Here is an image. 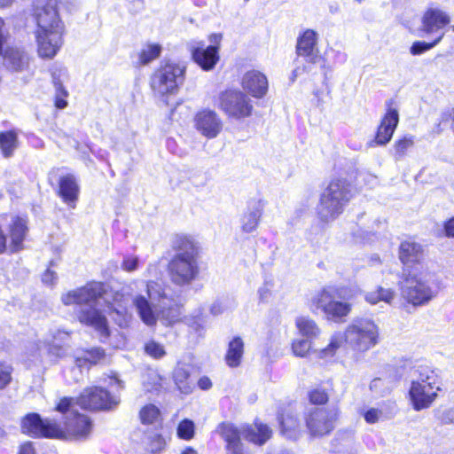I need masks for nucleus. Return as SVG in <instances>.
<instances>
[{"label": "nucleus", "mask_w": 454, "mask_h": 454, "mask_svg": "<svg viewBox=\"0 0 454 454\" xmlns=\"http://www.w3.org/2000/svg\"><path fill=\"white\" fill-rule=\"evenodd\" d=\"M61 301L65 305H80L79 321L93 327L98 333L101 341H105L110 334L104 312L112 315L121 327L128 326L130 318L127 313L123 294L115 293L113 302H110L105 285L101 282H90L82 287L71 290L61 296Z\"/></svg>", "instance_id": "1"}, {"label": "nucleus", "mask_w": 454, "mask_h": 454, "mask_svg": "<svg viewBox=\"0 0 454 454\" xmlns=\"http://www.w3.org/2000/svg\"><path fill=\"white\" fill-rule=\"evenodd\" d=\"M33 15L37 25L35 34L38 55L51 59L63 44L64 24L59 14L57 0H35Z\"/></svg>", "instance_id": "2"}, {"label": "nucleus", "mask_w": 454, "mask_h": 454, "mask_svg": "<svg viewBox=\"0 0 454 454\" xmlns=\"http://www.w3.org/2000/svg\"><path fill=\"white\" fill-rule=\"evenodd\" d=\"M175 254L168 265L171 282L179 286L192 284L200 274V247L193 238L177 235L173 241Z\"/></svg>", "instance_id": "3"}, {"label": "nucleus", "mask_w": 454, "mask_h": 454, "mask_svg": "<svg viewBox=\"0 0 454 454\" xmlns=\"http://www.w3.org/2000/svg\"><path fill=\"white\" fill-rule=\"evenodd\" d=\"M400 292L404 301L414 307L428 304L438 294L435 275L427 268L409 270L402 272Z\"/></svg>", "instance_id": "4"}, {"label": "nucleus", "mask_w": 454, "mask_h": 454, "mask_svg": "<svg viewBox=\"0 0 454 454\" xmlns=\"http://www.w3.org/2000/svg\"><path fill=\"white\" fill-rule=\"evenodd\" d=\"M442 391L439 375L430 366L419 364L413 368L408 395L412 409L420 411L431 407Z\"/></svg>", "instance_id": "5"}, {"label": "nucleus", "mask_w": 454, "mask_h": 454, "mask_svg": "<svg viewBox=\"0 0 454 454\" xmlns=\"http://www.w3.org/2000/svg\"><path fill=\"white\" fill-rule=\"evenodd\" d=\"M341 291L336 286H325L310 299L313 311L320 310L327 321L344 323L352 310V304L337 300L343 298Z\"/></svg>", "instance_id": "6"}, {"label": "nucleus", "mask_w": 454, "mask_h": 454, "mask_svg": "<svg viewBox=\"0 0 454 454\" xmlns=\"http://www.w3.org/2000/svg\"><path fill=\"white\" fill-rule=\"evenodd\" d=\"M379 327L373 320L356 317L345 330V342L354 350L364 352L378 343Z\"/></svg>", "instance_id": "7"}, {"label": "nucleus", "mask_w": 454, "mask_h": 454, "mask_svg": "<svg viewBox=\"0 0 454 454\" xmlns=\"http://www.w3.org/2000/svg\"><path fill=\"white\" fill-rule=\"evenodd\" d=\"M185 68L175 62H166L151 76V88L160 97L176 94L184 82Z\"/></svg>", "instance_id": "8"}, {"label": "nucleus", "mask_w": 454, "mask_h": 454, "mask_svg": "<svg viewBox=\"0 0 454 454\" xmlns=\"http://www.w3.org/2000/svg\"><path fill=\"white\" fill-rule=\"evenodd\" d=\"M217 106L229 117L235 119L248 117L253 111L251 99L245 93L236 90L220 93Z\"/></svg>", "instance_id": "9"}, {"label": "nucleus", "mask_w": 454, "mask_h": 454, "mask_svg": "<svg viewBox=\"0 0 454 454\" xmlns=\"http://www.w3.org/2000/svg\"><path fill=\"white\" fill-rule=\"evenodd\" d=\"M339 416L340 410L336 406L314 408L306 417V426L313 436H324L334 429Z\"/></svg>", "instance_id": "10"}, {"label": "nucleus", "mask_w": 454, "mask_h": 454, "mask_svg": "<svg viewBox=\"0 0 454 454\" xmlns=\"http://www.w3.org/2000/svg\"><path fill=\"white\" fill-rule=\"evenodd\" d=\"M145 294H136L132 300L133 305L144 324L148 326H153L157 322V315L153 309L149 300L153 301L161 297V287L154 281H148L145 283Z\"/></svg>", "instance_id": "11"}, {"label": "nucleus", "mask_w": 454, "mask_h": 454, "mask_svg": "<svg viewBox=\"0 0 454 454\" xmlns=\"http://www.w3.org/2000/svg\"><path fill=\"white\" fill-rule=\"evenodd\" d=\"M71 415L66 417L63 427L59 424L60 434L56 435V438L76 441L86 440L92 430L90 419L78 412H72Z\"/></svg>", "instance_id": "12"}, {"label": "nucleus", "mask_w": 454, "mask_h": 454, "mask_svg": "<svg viewBox=\"0 0 454 454\" xmlns=\"http://www.w3.org/2000/svg\"><path fill=\"white\" fill-rule=\"evenodd\" d=\"M116 396H111L102 387H91L83 390L77 399V403L83 409L89 410H109L119 403Z\"/></svg>", "instance_id": "13"}, {"label": "nucleus", "mask_w": 454, "mask_h": 454, "mask_svg": "<svg viewBox=\"0 0 454 454\" xmlns=\"http://www.w3.org/2000/svg\"><path fill=\"white\" fill-rule=\"evenodd\" d=\"M22 432L35 437L56 438L60 434L59 424L53 420L42 419L39 414H27L22 420Z\"/></svg>", "instance_id": "14"}, {"label": "nucleus", "mask_w": 454, "mask_h": 454, "mask_svg": "<svg viewBox=\"0 0 454 454\" xmlns=\"http://www.w3.org/2000/svg\"><path fill=\"white\" fill-rule=\"evenodd\" d=\"M450 22V16L442 9L432 7L427 9L422 17L421 30L427 35H435L437 42L444 35V28Z\"/></svg>", "instance_id": "15"}, {"label": "nucleus", "mask_w": 454, "mask_h": 454, "mask_svg": "<svg viewBox=\"0 0 454 454\" xmlns=\"http://www.w3.org/2000/svg\"><path fill=\"white\" fill-rule=\"evenodd\" d=\"M187 48L192 59L203 70H212L219 60L218 47L215 45L205 46L203 41L192 40L187 43Z\"/></svg>", "instance_id": "16"}, {"label": "nucleus", "mask_w": 454, "mask_h": 454, "mask_svg": "<svg viewBox=\"0 0 454 454\" xmlns=\"http://www.w3.org/2000/svg\"><path fill=\"white\" fill-rule=\"evenodd\" d=\"M194 126L203 137L212 139L221 132L223 121L215 111L203 109L194 116Z\"/></svg>", "instance_id": "17"}, {"label": "nucleus", "mask_w": 454, "mask_h": 454, "mask_svg": "<svg viewBox=\"0 0 454 454\" xmlns=\"http://www.w3.org/2000/svg\"><path fill=\"white\" fill-rule=\"evenodd\" d=\"M348 204L334 197L333 193L326 187L320 196L317 206V215L323 222L335 220L344 211Z\"/></svg>", "instance_id": "18"}, {"label": "nucleus", "mask_w": 454, "mask_h": 454, "mask_svg": "<svg viewBox=\"0 0 454 454\" xmlns=\"http://www.w3.org/2000/svg\"><path fill=\"white\" fill-rule=\"evenodd\" d=\"M317 33L311 29L306 30L297 40L296 53L305 62L317 64L324 62L317 48Z\"/></svg>", "instance_id": "19"}, {"label": "nucleus", "mask_w": 454, "mask_h": 454, "mask_svg": "<svg viewBox=\"0 0 454 454\" xmlns=\"http://www.w3.org/2000/svg\"><path fill=\"white\" fill-rule=\"evenodd\" d=\"M399 259L403 264V271L424 268L421 264L424 260L423 247L411 240L402 242L399 247Z\"/></svg>", "instance_id": "20"}, {"label": "nucleus", "mask_w": 454, "mask_h": 454, "mask_svg": "<svg viewBox=\"0 0 454 454\" xmlns=\"http://www.w3.org/2000/svg\"><path fill=\"white\" fill-rule=\"evenodd\" d=\"M399 122L398 111L388 108L378 128L374 140L369 143L370 146L385 145L392 138Z\"/></svg>", "instance_id": "21"}, {"label": "nucleus", "mask_w": 454, "mask_h": 454, "mask_svg": "<svg viewBox=\"0 0 454 454\" xmlns=\"http://www.w3.org/2000/svg\"><path fill=\"white\" fill-rule=\"evenodd\" d=\"M242 88L254 98H261L268 91V79L260 71H247L242 77Z\"/></svg>", "instance_id": "22"}, {"label": "nucleus", "mask_w": 454, "mask_h": 454, "mask_svg": "<svg viewBox=\"0 0 454 454\" xmlns=\"http://www.w3.org/2000/svg\"><path fill=\"white\" fill-rule=\"evenodd\" d=\"M80 186L74 175L68 174L59 178L58 195L69 208H75L79 199Z\"/></svg>", "instance_id": "23"}, {"label": "nucleus", "mask_w": 454, "mask_h": 454, "mask_svg": "<svg viewBox=\"0 0 454 454\" xmlns=\"http://www.w3.org/2000/svg\"><path fill=\"white\" fill-rule=\"evenodd\" d=\"M265 203L260 199L248 201L247 209L241 217V229L246 233L254 231L261 220Z\"/></svg>", "instance_id": "24"}, {"label": "nucleus", "mask_w": 454, "mask_h": 454, "mask_svg": "<svg viewBox=\"0 0 454 454\" xmlns=\"http://www.w3.org/2000/svg\"><path fill=\"white\" fill-rule=\"evenodd\" d=\"M27 223L25 218L12 216V222L9 225L11 242L8 247L11 253H16L24 248L23 241L28 231Z\"/></svg>", "instance_id": "25"}, {"label": "nucleus", "mask_w": 454, "mask_h": 454, "mask_svg": "<svg viewBox=\"0 0 454 454\" xmlns=\"http://www.w3.org/2000/svg\"><path fill=\"white\" fill-rule=\"evenodd\" d=\"M2 26L0 27V28ZM1 35L0 54L4 56L5 65L13 71L20 72L27 68L29 59L27 54L17 48H9L3 54V35Z\"/></svg>", "instance_id": "26"}, {"label": "nucleus", "mask_w": 454, "mask_h": 454, "mask_svg": "<svg viewBox=\"0 0 454 454\" xmlns=\"http://www.w3.org/2000/svg\"><path fill=\"white\" fill-rule=\"evenodd\" d=\"M106 359V352L101 348L77 350L74 355V363L80 367L90 369L91 365L99 364Z\"/></svg>", "instance_id": "27"}, {"label": "nucleus", "mask_w": 454, "mask_h": 454, "mask_svg": "<svg viewBox=\"0 0 454 454\" xmlns=\"http://www.w3.org/2000/svg\"><path fill=\"white\" fill-rule=\"evenodd\" d=\"M334 197H337L347 204L354 196V188L346 178H334L327 185Z\"/></svg>", "instance_id": "28"}, {"label": "nucleus", "mask_w": 454, "mask_h": 454, "mask_svg": "<svg viewBox=\"0 0 454 454\" xmlns=\"http://www.w3.org/2000/svg\"><path fill=\"white\" fill-rule=\"evenodd\" d=\"M244 354V341L237 336L234 337L228 345V349L225 355V361L228 366L236 368L240 365Z\"/></svg>", "instance_id": "29"}, {"label": "nucleus", "mask_w": 454, "mask_h": 454, "mask_svg": "<svg viewBox=\"0 0 454 454\" xmlns=\"http://www.w3.org/2000/svg\"><path fill=\"white\" fill-rule=\"evenodd\" d=\"M295 326L301 335L310 340L318 337L321 332L317 324L309 317H298L295 319Z\"/></svg>", "instance_id": "30"}, {"label": "nucleus", "mask_w": 454, "mask_h": 454, "mask_svg": "<svg viewBox=\"0 0 454 454\" xmlns=\"http://www.w3.org/2000/svg\"><path fill=\"white\" fill-rule=\"evenodd\" d=\"M19 146L18 134L14 130L0 132V149L4 158L13 155Z\"/></svg>", "instance_id": "31"}, {"label": "nucleus", "mask_w": 454, "mask_h": 454, "mask_svg": "<svg viewBox=\"0 0 454 454\" xmlns=\"http://www.w3.org/2000/svg\"><path fill=\"white\" fill-rule=\"evenodd\" d=\"M173 378L182 393L189 394L192 392L193 384L190 380V372L184 365H177L175 368Z\"/></svg>", "instance_id": "32"}, {"label": "nucleus", "mask_w": 454, "mask_h": 454, "mask_svg": "<svg viewBox=\"0 0 454 454\" xmlns=\"http://www.w3.org/2000/svg\"><path fill=\"white\" fill-rule=\"evenodd\" d=\"M396 405L395 403L389 404V411L385 412L383 407L370 408L364 413V419L368 424H375L382 419H388L395 413Z\"/></svg>", "instance_id": "33"}, {"label": "nucleus", "mask_w": 454, "mask_h": 454, "mask_svg": "<svg viewBox=\"0 0 454 454\" xmlns=\"http://www.w3.org/2000/svg\"><path fill=\"white\" fill-rule=\"evenodd\" d=\"M395 297V293L392 289L381 286L378 287L375 291L366 293L364 295L365 301L372 305H375L381 301L391 304Z\"/></svg>", "instance_id": "34"}, {"label": "nucleus", "mask_w": 454, "mask_h": 454, "mask_svg": "<svg viewBox=\"0 0 454 454\" xmlns=\"http://www.w3.org/2000/svg\"><path fill=\"white\" fill-rule=\"evenodd\" d=\"M139 418L144 425L155 424L160 420V411L154 404H146L140 410Z\"/></svg>", "instance_id": "35"}, {"label": "nucleus", "mask_w": 454, "mask_h": 454, "mask_svg": "<svg viewBox=\"0 0 454 454\" xmlns=\"http://www.w3.org/2000/svg\"><path fill=\"white\" fill-rule=\"evenodd\" d=\"M343 342H345V332L333 333L327 347L319 351L320 357L333 356Z\"/></svg>", "instance_id": "36"}, {"label": "nucleus", "mask_w": 454, "mask_h": 454, "mask_svg": "<svg viewBox=\"0 0 454 454\" xmlns=\"http://www.w3.org/2000/svg\"><path fill=\"white\" fill-rule=\"evenodd\" d=\"M414 145V136L405 135L403 137L396 140L394 145V156L396 160H402L407 151Z\"/></svg>", "instance_id": "37"}, {"label": "nucleus", "mask_w": 454, "mask_h": 454, "mask_svg": "<svg viewBox=\"0 0 454 454\" xmlns=\"http://www.w3.org/2000/svg\"><path fill=\"white\" fill-rule=\"evenodd\" d=\"M279 423L281 427V432L286 437H295L298 428V420L296 418L289 415L286 418L281 416L279 418Z\"/></svg>", "instance_id": "38"}, {"label": "nucleus", "mask_w": 454, "mask_h": 454, "mask_svg": "<svg viewBox=\"0 0 454 454\" xmlns=\"http://www.w3.org/2000/svg\"><path fill=\"white\" fill-rule=\"evenodd\" d=\"M161 51L159 44H148L142 51L139 59L142 64L145 65L157 59Z\"/></svg>", "instance_id": "39"}, {"label": "nucleus", "mask_w": 454, "mask_h": 454, "mask_svg": "<svg viewBox=\"0 0 454 454\" xmlns=\"http://www.w3.org/2000/svg\"><path fill=\"white\" fill-rule=\"evenodd\" d=\"M311 348V340L309 339H296L292 343V351L294 356L305 357Z\"/></svg>", "instance_id": "40"}, {"label": "nucleus", "mask_w": 454, "mask_h": 454, "mask_svg": "<svg viewBox=\"0 0 454 454\" xmlns=\"http://www.w3.org/2000/svg\"><path fill=\"white\" fill-rule=\"evenodd\" d=\"M52 79H53V83H54V87L56 89V93H57L55 105L58 108L63 109L67 106V103L65 99L60 98L59 97L60 96L67 97V91L64 89L60 79L56 76V74H52Z\"/></svg>", "instance_id": "41"}, {"label": "nucleus", "mask_w": 454, "mask_h": 454, "mask_svg": "<svg viewBox=\"0 0 454 454\" xmlns=\"http://www.w3.org/2000/svg\"><path fill=\"white\" fill-rule=\"evenodd\" d=\"M145 351L148 356L155 359H160L166 355L164 347L154 340H150L145 343Z\"/></svg>", "instance_id": "42"}, {"label": "nucleus", "mask_w": 454, "mask_h": 454, "mask_svg": "<svg viewBox=\"0 0 454 454\" xmlns=\"http://www.w3.org/2000/svg\"><path fill=\"white\" fill-rule=\"evenodd\" d=\"M294 63H295V67L293 70L292 76H291L292 82H294L295 79L297 77H299L300 75H301L305 73L311 72L312 66L314 65V64H309V63L305 62L302 58H299V57H297Z\"/></svg>", "instance_id": "43"}, {"label": "nucleus", "mask_w": 454, "mask_h": 454, "mask_svg": "<svg viewBox=\"0 0 454 454\" xmlns=\"http://www.w3.org/2000/svg\"><path fill=\"white\" fill-rule=\"evenodd\" d=\"M177 434L180 438L190 440L194 434V424L192 420L184 419L180 422L177 427Z\"/></svg>", "instance_id": "44"}, {"label": "nucleus", "mask_w": 454, "mask_h": 454, "mask_svg": "<svg viewBox=\"0 0 454 454\" xmlns=\"http://www.w3.org/2000/svg\"><path fill=\"white\" fill-rule=\"evenodd\" d=\"M435 417L442 425H454V407L435 411Z\"/></svg>", "instance_id": "45"}, {"label": "nucleus", "mask_w": 454, "mask_h": 454, "mask_svg": "<svg viewBox=\"0 0 454 454\" xmlns=\"http://www.w3.org/2000/svg\"><path fill=\"white\" fill-rule=\"evenodd\" d=\"M438 43L436 40L432 43L417 41L412 43L410 51L412 55H420L434 47Z\"/></svg>", "instance_id": "46"}, {"label": "nucleus", "mask_w": 454, "mask_h": 454, "mask_svg": "<svg viewBox=\"0 0 454 454\" xmlns=\"http://www.w3.org/2000/svg\"><path fill=\"white\" fill-rule=\"evenodd\" d=\"M12 368L0 363V390L5 388L12 381Z\"/></svg>", "instance_id": "47"}, {"label": "nucleus", "mask_w": 454, "mask_h": 454, "mask_svg": "<svg viewBox=\"0 0 454 454\" xmlns=\"http://www.w3.org/2000/svg\"><path fill=\"white\" fill-rule=\"evenodd\" d=\"M273 283L271 281H265L263 285L258 289V296L261 302L267 303L272 297Z\"/></svg>", "instance_id": "48"}, {"label": "nucleus", "mask_w": 454, "mask_h": 454, "mask_svg": "<svg viewBox=\"0 0 454 454\" xmlns=\"http://www.w3.org/2000/svg\"><path fill=\"white\" fill-rule=\"evenodd\" d=\"M56 411L67 416H72V412H75L73 410V398L63 397L59 400L56 406Z\"/></svg>", "instance_id": "49"}, {"label": "nucleus", "mask_w": 454, "mask_h": 454, "mask_svg": "<svg viewBox=\"0 0 454 454\" xmlns=\"http://www.w3.org/2000/svg\"><path fill=\"white\" fill-rule=\"evenodd\" d=\"M83 370H89L87 367H80L75 363L72 368L65 372L66 378L68 380L78 382L82 379Z\"/></svg>", "instance_id": "50"}, {"label": "nucleus", "mask_w": 454, "mask_h": 454, "mask_svg": "<svg viewBox=\"0 0 454 454\" xmlns=\"http://www.w3.org/2000/svg\"><path fill=\"white\" fill-rule=\"evenodd\" d=\"M139 258L134 255L125 256L121 262V269L127 272H133L138 268Z\"/></svg>", "instance_id": "51"}, {"label": "nucleus", "mask_w": 454, "mask_h": 454, "mask_svg": "<svg viewBox=\"0 0 454 454\" xmlns=\"http://www.w3.org/2000/svg\"><path fill=\"white\" fill-rule=\"evenodd\" d=\"M179 319V312L177 309H168L162 311L161 320L164 325H170Z\"/></svg>", "instance_id": "52"}, {"label": "nucleus", "mask_w": 454, "mask_h": 454, "mask_svg": "<svg viewBox=\"0 0 454 454\" xmlns=\"http://www.w3.org/2000/svg\"><path fill=\"white\" fill-rule=\"evenodd\" d=\"M370 389L382 395L390 391L388 387H385V380L381 378L373 379L370 383Z\"/></svg>", "instance_id": "53"}, {"label": "nucleus", "mask_w": 454, "mask_h": 454, "mask_svg": "<svg viewBox=\"0 0 454 454\" xmlns=\"http://www.w3.org/2000/svg\"><path fill=\"white\" fill-rule=\"evenodd\" d=\"M309 400L315 404H324L328 401V395L325 390L315 389L310 392Z\"/></svg>", "instance_id": "54"}, {"label": "nucleus", "mask_w": 454, "mask_h": 454, "mask_svg": "<svg viewBox=\"0 0 454 454\" xmlns=\"http://www.w3.org/2000/svg\"><path fill=\"white\" fill-rule=\"evenodd\" d=\"M200 318L199 317H185L184 322L185 324L191 327L194 332L200 334V332L202 330V325L200 322Z\"/></svg>", "instance_id": "55"}, {"label": "nucleus", "mask_w": 454, "mask_h": 454, "mask_svg": "<svg viewBox=\"0 0 454 454\" xmlns=\"http://www.w3.org/2000/svg\"><path fill=\"white\" fill-rule=\"evenodd\" d=\"M48 352L57 357H61L65 355V349L61 345L54 343V340H51V343H49Z\"/></svg>", "instance_id": "56"}, {"label": "nucleus", "mask_w": 454, "mask_h": 454, "mask_svg": "<svg viewBox=\"0 0 454 454\" xmlns=\"http://www.w3.org/2000/svg\"><path fill=\"white\" fill-rule=\"evenodd\" d=\"M57 279V274L51 270L50 269L46 270V271L43 274L42 280L43 283L48 285L54 284Z\"/></svg>", "instance_id": "57"}, {"label": "nucleus", "mask_w": 454, "mask_h": 454, "mask_svg": "<svg viewBox=\"0 0 454 454\" xmlns=\"http://www.w3.org/2000/svg\"><path fill=\"white\" fill-rule=\"evenodd\" d=\"M444 231L447 237L454 238V217L444 223Z\"/></svg>", "instance_id": "58"}, {"label": "nucleus", "mask_w": 454, "mask_h": 454, "mask_svg": "<svg viewBox=\"0 0 454 454\" xmlns=\"http://www.w3.org/2000/svg\"><path fill=\"white\" fill-rule=\"evenodd\" d=\"M20 454H35L31 442L23 444L20 448Z\"/></svg>", "instance_id": "59"}, {"label": "nucleus", "mask_w": 454, "mask_h": 454, "mask_svg": "<svg viewBox=\"0 0 454 454\" xmlns=\"http://www.w3.org/2000/svg\"><path fill=\"white\" fill-rule=\"evenodd\" d=\"M222 37V34H212L209 35L208 41L210 42V43H212V45H215L219 48Z\"/></svg>", "instance_id": "60"}, {"label": "nucleus", "mask_w": 454, "mask_h": 454, "mask_svg": "<svg viewBox=\"0 0 454 454\" xmlns=\"http://www.w3.org/2000/svg\"><path fill=\"white\" fill-rule=\"evenodd\" d=\"M198 385L199 387L201 388V389H208L211 387L212 386V383H211V380L207 378V377H204V378H201L199 381H198Z\"/></svg>", "instance_id": "61"}, {"label": "nucleus", "mask_w": 454, "mask_h": 454, "mask_svg": "<svg viewBox=\"0 0 454 454\" xmlns=\"http://www.w3.org/2000/svg\"><path fill=\"white\" fill-rule=\"evenodd\" d=\"M211 312L212 314L214 315H217L219 313H221V309H220V307L218 304H214L212 307H211Z\"/></svg>", "instance_id": "62"}, {"label": "nucleus", "mask_w": 454, "mask_h": 454, "mask_svg": "<svg viewBox=\"0 0 454 454\" xmlns=\"http://www.w3.org/2000/svg\"><path fill=\"white\" fill-rule=\"evenodd\" d=\"M112 380H113V381L117 385V387H118L120 389L123 388V383H122V381H121V380H120L119 379H117V378H115V377H114V378H113V379H112Z\"/></svg>", "instance_id": "63"}, {"label": "nucleus", "mask_w": 454, "mask_h": 454, "mask_svg": "<svg viewBox=\"0 0 454 454\" xmlns=\"http://www.w3.org/2000/svg\"><path fill=\"white\" fill-rule=\"evenodd\" d=\"M182 454H197V451L192 448H187L182 452Z\"/></svg>", "instance_id": "64"}]
</instances>
